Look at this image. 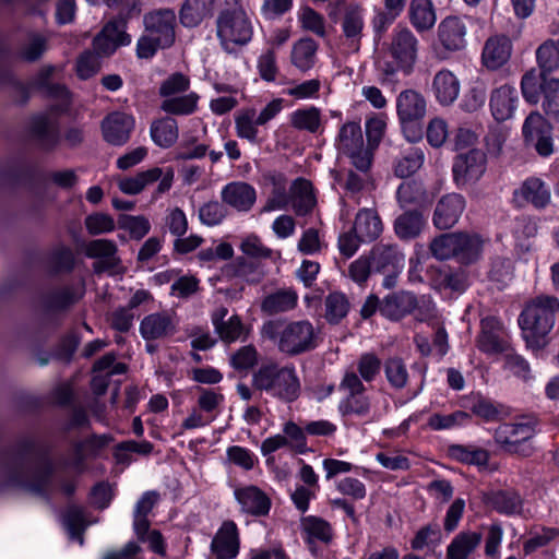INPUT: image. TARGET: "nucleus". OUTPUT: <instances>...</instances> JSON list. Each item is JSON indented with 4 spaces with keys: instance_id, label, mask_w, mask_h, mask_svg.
Instances as JSON below:
<instances>
[{
    "instance_id": "nucleus-19",
    "label": "nucleus",
    "mask_w": 559,
    "mask_h": 559,
    "mask_svg": "<svg viewBox=\"0 0 559 559\" xmlns=\"http://www.w3.org/2000/svg\"><path fill=\"white\" fill-rule=\"evenodd\" d=\"M523 134L527 142L535 145L542 156H549L554 152L551 127L537 111L532 112L523 124Z\"/></svg>"
},
{
    "instance_id": "nucleus-14",
    "label": "nucleus",
    "mask_w": 559,
    "mask_h": 559,
    "mask_svg": "<svg viewBox=\"0 0 559 559\" xmlns=\"http://www.w3.org/2000/svg\"><path fill=\"white\" fill-rule=\"evenodd\" d=\"M159 180L156 192L158 194L167 192L173 185L174 170L171 168L153 167L151 169L138 173L135 176L126 177L118 181L121 192L135 195L142 192L147 186Z\"/></svg>"
},
{
    "instance_id": "nucleus-56",
    "label": "nucleus",
    "mask_w": 559,
    "mask_h": 559,
    "mask_svg": "<svg viewBox=\"0 0 559 559\" xmlns=\"http://www.w3.org/2000/svg\"><path fill=\"white\" fill-rule=\"evenodd\" d=\"M536 58L543 74L559 68V39H549L540 45Z\"/></svg>"
},
{
    "instance_id": "nucleus-21",
    "label": "nucleus",
    "mask_w": 559,
    "mask_h": 559,
    "mask_svg": "<svg viewBox=\"0 0 559 559\" xmlns=\"http://www.w3.org/2000/svg\"><path fill=\"white\" fill-rule=\"evenodd\" d=\"M176 314L163 311L151 313L140 323V333L145 341L164 340L177 333Z\"/></svg>"
},
{
    "instance_id": "nucleus-40",
    "label": "nucleus",
    "mask_w": 559,
    "mask_h": 559,
    "mask_svg": "<svg viewBox=\"0 0 559 559\" xmlns=\"http://www.w3.org/2000/svg\"><path fill=\"white\" fill-rule=\"evenodd\" d=\"M112 438L109 435H92L90 438L75 442L73 445V466L81 468L88 456H95L106 448Z\"/></svg>"
},
{
    "instance_id": "nucleus-27",
    "label": "nucleus",
    "mask_w": 559,
    "mask_h": 559,
    "mask_svg": "<svg viewBox=\"0 0 559 559\" xmlns=\"http://www.w3.org/2000/svg\"><path fill=\"white\" fill-rule=\"evenodd\" d=\"M417 306V297L408 290H399L386 295L382 299L381 314L391 320L400 321L413 313Z\"/></svg>"
},
{
    "instance_id": "nucleus-22",
    "label": "nucleus",
    "mask_w": 559,
    "mask_h": 559,
    "mask_svg": "<svg viewBox=\"0 0 559 559\" xmlns=\"http://www.w3.org/2000/svg\"><path fill=\"white\" fill-rule=\"evenodd\" d=\"M550 190L540 178L530 177L513 192V202L522 207L532 204L537 209L546 207L550 202Z\"/></svg>"
},
{
    "instance_id": "nucleus-13",
    "label": "nucleus",
    "mask_w": 559,
    "mask_h": 559,
    "mask_svg": "<svg viewBox=\"0 0 559 559\" xmlns=\"http://www.w3.org/2000/svg\"><path fill=\"white\" fill-rule=\"evenodd\" d=\"M487 155L485 152L473 148L454 158L452 173L457 187L464 188L475 185L486 173Z\"/></svg>"
},
{
    "instance_id": "nucleus-9",
    "label": "nucleus",
    "mask_w": 559,
    "mask_h": 559,
    "mask_svg": "<svg viewBox=\"0 0 559 559\" xmlns=\"http://www.w3.org/2000/svg\"><path fill=\"white\" fill-rule=\"evenodd\" d=\"M536 420L523 417L513 423H503L495 430V438L504 450L522 455L531 453V447L526 443L536 433Z\"/></svg>"
},
{
    "instance_id": "nucleus-2",
    "label": "nucleus",
    "mask_w": 559,
    "mask_h": 559,
    "mask_svg": "<svg viewBox=\"0 0 559 559\" xmlns=\"http://www.w3.org/2000/svg\"><path fill=\"white\" fill-rule=\"evenodd\" d=\"M261 334L272 341L280 353L295 357L309 353L318 346V333L308 320L284 322L271 320L263 324Z\"/></svg>"
},
{
    "instance_id": "nucleus-18",
    "label": "nucleus",
    "mask_w": 559,
    "mask_h": 559,
    "mask_svg": "<svg viewBox=\"0 0 559 559\" xmlns=\"http://www.w3.org/2000/svg\"><path fill=\"white\" fill-rule=\"evenodd\" d=\"M134 127V118L122 111L108 114L100 123L104 140L115 146L126 144L129 141Z\"/></svg>"
},
{
    "instance_id": "nucleus-16",
    "label": "nucleus",
    "mask_w": 559,
    "mask_h": 559,
    "mask_svg": "<svg viewBox=\"0 0 559 559\" xmlns=\"http://www.w3.org/2000/svg\"><path fill=\"white\" fill-rule=\"evenodd\" d=\"M491 362H500L506 369L523 380L530 378L528 362L514 353L507 335L499 336L491 333Z\"/></svg>"
},
{
    "instance_id": "nucleus-57",
    "label": "nucleus",
    "mask_w": 559,
    "mask_h": 559,
    "mask_svg": "<svg viewBox=\"0 0 559 559\" xmlns=\"http://www.w3.org/2000/svg\"><path fill=\"white\" fill-rule=\"evenodd\" d=\"M63 523L70 537L76 539L80 545H83V533L88 525L85 521L84 511L75 506L69 507L63 515Z\"/></svg>"
},
{
    "instance_id": "nucleus-51",
    "label": "nucleus",
    "mask_w": 559,
    "mask_h": 559,
    "mask_svg": "<svg viewBox=\"0 0 559 559\" xmlns=\"http://www.w3.org/2000/svg\"><path fill=\"white\" fill-rule=\"evenodd\" d=\"M401 207L418 206L428 201V194L424 185L416 180L405 181L396 191Z\"/></svg>"
},
{
    "instance_id": "nucleus-60",
    "label": "nucleus",
    "mask_w": 559,
    "mask_h": 559,
    "mask_svg": "<svg viewBox=\"0 0 559 559\" xmlns=\"http://www.w3.org/2000/svg\"><path fill=\"white\" fill-rule=\"evenodd\" d=\"M118 227L129 231V235L134 240H141L145 237L151 229V224L145 216L121 214L118 217Z\"/></svg>"
},
{
    "instance_id": "nucleus-3",
    "label": "nucleus",
    "mask_w": 559,
    "mask_h": 559,
    "mask_svg": "<svg viewBox=\"0 0 559 559\" xmlns=\"http://www.w3.org/2000/svg\"><path fill=\"white\" fill-rule=\"evenodd\" d=\"M251 385L254 391L266 393L280 401L290 403L300 394V380L293 364L277 361L262 364L253 373Z\"/></svg>"
},
{
    "instance_id": "nucleus-48",
    "label": "nucleus",
    "mask_w": 559,
    "mask_h": 559,
    "mask_svg": "<svg viewBox=\"0 0 559 559\" xmlns=\"http://www.w3.org/2000/svg\"><path fill=\"white\" fill-rule=\"evenodd\" d=\"M484 243L478 234L461 231L456 259L464 264L477 261L484 251Z\"/></svg>"
},
{
    "instance_id": "nucleus-38",
    "label": "nucleus",
    "mask_w": 559,
    "mask_h": 559,
    "mask_svg": "<svg viewBox=\"0 0 559 559\" xmlns=\"http://www.w3.org/2000/svg\"><path fill=\"white\" fill-rule=\"evenodd\" d=\"M424 160V148L408 144L402 148L401 156L394 162V174L400 178L411 177L423 166Z\"/></svg>"
},
{
    "instance_id": "nucleus-62",
    "label": "nucleus",
    "mask_w": 559,
    "mask_h": 559,
    "mask_svg": "<svg viewBox=\"0 0 559 559\" xmlns=\"http://www.w3.org/2000/svg\"><path fill=\"white\" fill-rule=\"evenodd\" d=\"M195 391L198 408L215 418L219 406L224 402V395L217 390L202 386H197Z\"/></svg>"
},
{
    "instance_id": "nucleus-31",
    "label": "nucleus",
    "mask_w": 559,
    "mask_h": 559,
    "mask_svg": "<svg viewBox=\"0 0 559 559\" xmlns=\"http://www.w3.org/2000/svg\"><path fill=\"white\" fill-rule=\"evenodd\" d=\"M235 497L240 503L241 510L250 515L264 516L270 512V498L255 486L236 489Z\"/></svg>"
},
{
    "instance_id": "nucleus-5",
    "label": "nucleus",
    "mask_w": 559,
    "mask_h": 559,
    "mask_svg": "<svg viewBox=\"0 0 559 559\" xmlns=\"http://www.w3.org/2000/svg\"><path fill=\"white\" fill-rule=\"evenodd\" d=\"M144 32L136 41V57L152 59L159 49L174 45L176 14L171 9H157L143 16Z\"/></svg>"
},
{
    "instance_id": "nucleus-24",
    "label": "nucleus",
    "mask_w": 559,
    "mask_h": 559,
    "mask_svg": "<svg viewBox=\"0 0 559 559\" xmlns=\"http://www.w3.org/2000/svg\"><path fill=\"white\" fill-rule=\"evenodd\" d=\"M117 245L109 239H95L85 247V253L88 258L99 259L93 264L95 272L115 271L121 264V259L117 255Z\"/></svg>"
},
{
    "instance_id": "nucleus-1",
    "label": "nucleus",
    "mask_w": 559,
    "mask_h": 559,
    "mask_svg": "<svg viewBox=\"0 0 559 559\" xmlns=\"http://www.w3.org/2000/svg\"><path fill=\"white\" fill-rule=\"evenodd\" d=\"M52 473V463L40 455L32 438H23L17 442L4 466L10 485L21 486L38 496L49 491Z\"/></svg>"
},
{
    "instance_id": "nucleus-12",
    "label": "nucleus",
    "mask_w": 559,
    "mask_h": 559,
    "mask_svg": "<svg viewBox=\"0 0 559 559\" xmlns=\"http://www.w3.org/2000/svg\"><path fill=\"white\" fill-rule=\"evenodd\" d=\"M346 395L340 404V411L343 415H356L365 417L371 409V401L366 395V388L359 376L354 371H347L340 384Z\"/></svg>"
},
{
    "instance_id": "nucleus-17",
    "label": "nucleus",
    "mask_w": 559,
    "mask_h": 559,
    "mask_svg": "<svg viewBox=\"0 0 559 559\" xmlns=\"http://www.w3.org/2000/svg\"><path fill=\"white\" fill-rule=\"evenodd\" d=\"M417 49L418 40L411 29L397 27L393 31L389 51L399 68L408 73L416 61Z\"/></svg>"
},
{
    "instance_id": "nucleus-58",
    "label": "nucleus",
    "mask_w": 559,
    "mask_h": 559,
    "mask_svg": "<svg viewBox=\"0 0 559 559\" xmlns=\"http://www.w3.org/2000/svg\"><path fill=\"white\" fill-rule=\"evenodd\" d=\"M199 96L195 93L178 97H168L162 102L160 108L170 115H190L197 109Z\"/></svg>"
},
{
    "instance_id": "nucleus-42",
    "label": "nucleus",
    "mask_w": 559,
    "mask_h": 559,
    "mask_svg": "<svg viewBox=\"0 0 559 559\" xmlns=\"http://www.w3.org/2000/svg\"><path fill=\"white\" fill-rule=\"evenodd\" d=\"M151 138L153 142L163 148L173 146L179 136L178 123L171 117L156 119L151 124Z\"/></svg>"
},
{
    "instance_id": "nucleus-53",
    "label": "nucleus",
    "mask_w": 559,
    "mask_h": 559,
    "mask_svg": "<svg viewBox=\"0 0 559 559\" xmlns=\"http://www.w3.org/2000/svg\"><path fill=\"white\" fill-rule=\"evenodd\" d=\"M522 501L516 492L511 489L498 490L491 493V509L497 512L511 515L521 511Z\"/></svg>"
},
{
    "instance_id": "nucleus-10",
    "label": "nucleus",
    "mask_w": 559,
    "mask_h": 559,
    "mask_svg": "<svg viewBox=\"0 0 559 559\" xmlns=\"http://www.w3.org/2000/svg\"><path fill=\"white\" fill-rule=\"evenodd\" d=\"M368 257L372 264V271L384 276L383 287L394 288L404 262V254L397 245L379 242L372 247Z\"/></svg>"
},
{
    "instance_id": "nucleus-11",
    "label": "nucleus",
    "mask_w": 559,
    "mask_h": 559,
    "mask_svg": "<svg viewBox=\"0 0 559 559\" xmlns=\"http://www.w3.org/2000/svg\"><path fill=\"white\" fill-rule=\"evenodd\" d=\"M372 159L367 154L362 157L350 160V168L331 170L334 181L340 185L347 194L355 198L364 191L373 188V180L370 173Z\"/></svg>"
},
{
    "instance_id": "nucleus-32",
    "label": "nucleus",
    "mask_w": 559,
    "mask_h": 559,
    "mask_svg": "<svg viewBox=\"0 0 559 559\" xmlns=\"http://www.w3.org/2000/svg\"><path fill=\"white\" fill-rule=\"evenodd\" d=\"M227 312L228 310L223 307L212 314V322L219 338L228 344L245 340L247 334L240 317L235 314L225 320Z\"/></svg>"
},
{
    "instance_id": "nucleus-36",
    "label": "nucleus",
    "mask_w": 559,
    "mask_h": 559,
    "mask_svg": "<svg viewBox=\"0 0 559 559\" xmlns=\"http://www.w3.org/2000/svg\"><path fill=\"white\" fill-rule=\"evenodd\" d=\"M518 100L516 90L511 85H502L491 94V115L498 121L512 117Z\"/></svg>"
},
{
    "instance_id": "nucleus-54",
    "label": "nucleus",
    "mask_w": 559,
    "mask_h": 559,
    "mask_svg": "<svg viewBox=\"0 0 559 559\" xmlns=\"http://www.w3.org/2000/svg\"><path fill=\"white\" fill-rule=\"evenodd\" d=\"M46 264L53 274L71 272L74 266L73 251L69 247L59 246L49 253Z\"/></svg>"
},
{
    "instance_id": "nucleus-55",
    "label": "nucleus",
    "mask_w": 559,
    "mask_h": 559,
    "mask_svg": "<svg viewBox=\"0 0 559 559\" xmlns=\"http://www.w3.org/2000/svg\"><path fill=\"white\" fill-rule=\"evenodd\" d=\"M385 378L395 390H402L408 381V371L405 362L400 357H391L383 365Z\"/></svg>"
},
{
    "instance_id": "nucleus-23",
    "label": "nucleus",
    "mask_w": 559,
    "mask_h": 559,
    "mask_svg": "<svg viewBox=\"0 0 559 559\" xmlns=\"http://www.w3.org/2000/svg\"><path fill=\"white\" fill-rule=\"evenodd\" d=\"M239 531L234 521H224L211 543L216 559H234L239 554Z\"/></svg>"
},
{
    "instance_id": "nucleus-25",
    "label": "nucleus",
    "mask_w": 559,
    "mask_h": 559,
    "mask_svg": "<svg viewBox=\"0 0 559 559\" xmlns=\"http://www.w3.org/2000/svg\"><path fill=\"white\" fill-rule=\"evenodd\" d=\"M221 199L237 212H249L257 201V191L253 186L245 181L227 183L221 191Z\"/></svg>"
},
{
    "instance_id": "nucleus-50",
    "label": "nucleus",
    "mask_w": 559,
    "mask_h": 559,
    "mask_svg": "<svg viewBox=\"0 0 559 559\" xmlns=\"http://www.w3.org/2000/svg\"><path fill=\"white\" fill-rule=\"evenodd\" d=\"M350 302L341 292L330 293L324 299V318L330 324H338L349 312Z\"/></svg>"
},
{
    "instance_id": "nucleus-33",
    "label": "nucleus",
    "mask_w": 559,
    "mask_h": 559,
    "mask_svg": "<svg viewBox=\"0 0 559 559\" xmlns=\"http://www.w3.org/2000/svg\"><path fill=\"white\" fill-rule=\"evenodd\" d=\"M352 228L362 241L372 242L382 234L383 224L377 210L364 207L356 214Z\"/></svg>"
},
{
    "instance_id": "nucleus-30",
    "label": "nucleus",
    "mask_w": 559,
    "mask_h": 559,
    "mask_svg": "<svg viewBox=\"0 0 559 559\" xmlns=\"http://www.w3.org/2000/svg\"><path fill=\"white\" fill-rule=\"evenodd\" d=\"M300 528L311 551L314 550L317 543L329 545L334 537L332 525L320 516L308 515L301 518Z\"/></svg>"
},
{
    "instance_id": "nucleus-64",
    "label": "nucleus",
    "mask_w": 559,
    "mask_h": 559,
    "mask_svg": "<svg viewBox=\"0 0 559 559\" xmlns=\"http://www.w3.org/2000/svg\"><path fill=\"white\" fill-rule=\"evenodd\" d=\"M87 233L92 236L108 234L115 230L114 218L106 213L96 212L87 215L84 221Z\"/></svg>"
},
{
    "instance_id": "nucleus-52",
    "label": "nucleus",
    "mask_w": 559,
    "mask_h": 559,
    "mask_svg": "<svg viewBox=\"0 0 559 559\" xmlns=\"http://www.w3.org/2000/svg\"><path fill=\"white\" fill-rule=\"evenodd\" d=\"M461 233H447L432 239L429 245L431 254L438 260L456 258Z\"/></svg>"
},
{
    "instance_id": "nucleus-46",
    "label": "nucleus",
    "mask_w": 559,
    "mask_h": 559,
    "mask_svg": "<svg viewBox=\"0 0 559 559\" xmlns=\"http://www.w3.org/2000/svg\"><path fill=\"white\" fill-rule=\"evenodd\" d=\"M297 294L293 289H280L267 295L261 304L263 312L273 316L292 310L297 305Z\"/></svg>"
},
{
    "instance_id": "nucleus-35",
    "label": "nucleus",
    "mask_w": 559,
    "mask_h": 559,
    "mask_svg": "<svg viewBox=\"0 0 559 559\" xmlns=\"http://www.w3.org/2000/svg\"><path fill=\"white\" fill-rule=\"evenodd\" d=\"M292 206L297 215H307L314 209L317 200L312 183L304 178H297L290 186Z\"/></svg>"
},
{
    "instance_id": "nucleus-61",
    "label": "nucleus",
    "mask_w": 559,
    "mask_h": 559,
    "mask_svg": "<svg viewBox=\"0 0 559 559\" xmlns=\"http://www.w3.org/2000/svg\"><path fill=\"white\" fill-rule=\"evenodd\" d=\"M543 107L550 117L559 119V79L543 75Z\"/></svg>"
},
{
    "instance_id": "nucleus-39",
    "label": "nucleus",
    "mask_w": 559,
    "mask_h": 559,
    "mask_svg": "<svg viewBox=\"0 0 559 559\" xmlns=\"http://www.w3.org/2000/svg\"><path fill=\"white\" fill-rule=\"evenodd\" d=\"M432 88L440 104L450 105L457 98L460 82L451 71L441 70L433 78Z\"/></svg>"
},
{
    "instance_id": "nucleus-47",
    "label": "nucleus",
    "mask_w": 559,
    "mask_h": 559,
    "mask_svg": "<svg viewBox=\"0 0 559 559\" xmlns=\"http://www.w3.org/2000/svg\"><path fill=\"white\" fill-rule=\"evenodd\" d=\"M318 44L312 38H301L292 50V62L300 71L306 72L314 66Z\"/></svg>"
},
{
    "instance_id": "nucleus-45",
    "label": "nucleus",
    "mask_w": 559,
    "mask_h": 559,
    "mask_svg": "<svg viewBox=\"0 0 559 559\" xmlns=\"http://www.w3.org/2000/svg\"><path fill=\"white\" fill-rule=\"evenodd\" d=\"M409 20L418 32L430 29L437 20L433 4L430 0H412Z\"/></svg>"
},
{
    "instance_id": "nucleus-28",
    "label": "nucleus",
    "mask_w": 559,
    "mask_h": 559,
    "mask_svg": "<svg viewBox=\"0 0 559 559\" xmlns=\"http://www.w3.org/2000/svg\"><path fill=\"white\" fill-rule=\"evenodd\" d=\"M31 135L44 150H52L59 143V123L50 114L33 117L31 121Z\"/></svg>"
},
{
    "instance_id": "nucleus-4",
    "label": "nucleus",
    "mask_w": 559,
    "mask_h": 559,
    "mask_svg": "<svg viewBox=\"0 0 559 559\" xmlns=\"http://www.w3.org/2000/svg\"><path fill=\"white\" fill-rule=\"evenodd\" d=\"M558 310L559 300L554 296L540 295L526 304L519 317V324L528 347L539 349L546 344Z\"/></svg>"
},
{
    "instance_id": "nucleus-49",
    "label": "nucleus",
    "mask_w": 559,
    "mask_h": 559,
    "mask_svg": "<svg viewBox=\"0 0 559 559\" xmlns=\"http://www.w3.org/2000/svg\"><path fill=\"white\" fill-rule=\"evenodd\" d=\"M83 296V289L64 286L51 290L45 299L46 307L53 311H63L76 304Z\"/></svg>"
},
{
    "instance_id": "nucleus-41",
    "label": "nucleus",
    "mask_w": 559,
    "mask_h": 559,
    "mask_svg": "<svg viewBox=\"0 0 559 559\" xmlns=\"http://www.w3.org/2000/svg\"><path fill=\"white\" fill-rule=\"evenodd\" d=\"M213 11V0H185L179 11L183 26L195 27Z\"/></svg>"
},
{
    "instance_id": "nucleus-43",
    "label": "nucleus",
    "mask_w": 559,
    "mask_h": 559,
    "mask_svg": "<svg viewBox=\"0 0 559 559\" xmlns=\"http://www.w3.org/2000/svg\"><path fill=\"white\" fill-rule=\"evenodd\" d=\"M290 126L299 131H307L312 134L322 133L323 120L321 110L311 106L295 110L290 115Z\"/></svg>"
},
{
    "instance_id": "nucleus-20",
    "label": "nucleus",
    "mask_w": 559,
    "mask_h": 559,
    "mask_svg": "<svg viewBox=\"0 0 559 559\" xmlns=\"http://www.w3.org/2000/svg\"><path fill=\"white\" fill-rule=\"evenodd\" d=\"M337 150L349 160L360 158L367 154L370 158H373V153L364 143L362 130L359 122L349 121L344 123L338 132L336 139Z\"/></svg>"
},
{
    "instance_id": "nucleus-63",
    "label": "nucleus",
    "mask_w": 559,
    "mask_h": 559,
    "mask_svg": "<svg viewBox=\"0 0 559 559\" xmlns=\"http://www.w3.org/2000/svg\"><path fill=\"white\" fill-rule=\"evenodd\" d=\"M259 360V353L254 345L249 344L238 348L229 357L230 366L237 371H248Z\"/></svg>"
},
{
    "instance_id": "nucleus-7",
    "label": "nucleus",
    "mask_w": 559,
    "mask_h": 559,
    "mask_svg": "<svg viewBox=\"0 0 559 559\" xmlns=\"http://www.w3.org/2000/svg\"><path fill=\"white\" fill-rule=\"evenodd\" d=\"M329 19L340 23L343 36L355 50H358L365 27L364 8L347 0H333L326 7Z\"/></svg>"
},
{
    "instance_id": "nucleus-59",
    "label": "nucleus",
    "mask_w": 559,
    "mask_h": 559,
    "mask_svg": "<svg viewBox=\"0 0 559 559\" xmlns=\"http://www.w3.org/2000/svg\"><path fill=\"white\" fill-rule=\"evenodd\" d=\"M449 454L462 463L475 464L477 466H485L489 459L486 450L461 444L451 445L449 448Z\"/></svg>"
},
{
    "instance_id": "nucleus-44",
    "label": "nucleus",
    "mask_w": 559,
    "mask_h": 559,
    "mask_svg": "<svg viewBox=\"0 0 559 559\" xmlns=\"http://www.w3.org/2000/svg\"><path fill=\"white\" fill-rule=\"evenodd\" d=\"M481 534L477 532H462L454 537L447 549V559H468L469 555L479 546Z\"/></svg>"
},
{
    "instance_id": "nucleus-8",
    "label": "nucleus",
    "mask_w": 559,
    "mask_h": 559,
    "mask_svg": "<svg viewBox=\"0 0 559 559\" xmlns=\"http://www.w3.org/2000/svg\"><path fill=\"white\" fill-rule=\"evenodd\" d=\"M396 112L406 138L409 141L420 139L421 128L417 124L427 112L425 97L415 90L402 91L396 97Z\"/></svg>"
},
{
    "instance_id": "nucleus-15",
    "label": "nucleus",
    "mask_w": 559,
    "mask_h": 559,
    "mask_svg": "<svg viewBox=\"0 0 559 559\" xmlns=\"http://www.w3.org/2000/svg\"><path fill=\"white\" fill-rule=\"evenodd\" d=\"M127 22L124 19L107 22L102 31L94 37L92 47L98 57L111 56L118 47L131 43V36L126 32Z\"/></svg>"
},
{
    "instance_id": "nucleus-37",
    "label": "nucleus",
    "mask_w": 559,
    "mask_h": 559,
    "mask_svg": "<svg viewBox=\"0 0 559 559\" xmlns=\"http://www.w3.org/2000/svg\"><path fill=\"white\" fill-rule=\"evenodd\" d=\"M426 225L425 217L417 210L405 211L399 215L393 224L394 233L401 240L417 238Z\"/></svg>"
},
{
    "instance_id": "nucleus-6",
    "label": "nucleus",
    "mask_w": 559,
    "mask_h": 559,
    "mask_svg": "<svg viewBox=\"0 0 559 559\" xmlns=\"http://www.w3.org/2000/svg\"><path fill=\"white\" fill-rule=\"evenodd\" d=\"M217 36L228 53L247 45L253 35L251 22L241 7L223 10L216 20Z\"/></svg>"
},
{
    "instance_id": "nucleus-34",
    "label": "nucleus",
    "mask_w": 559,
    "mask_h": 559,
    "mask_svg": "<svg viewBox=\"0 0 559 559\" xmlns=\"http://www.w3.org/2000/svg\"><path fill=\"white\" fill-rule=\"evenodd\" d=\"M465 33V25L456 16L445 17L438 27L439 41L449 51H456L464 47Z\"/></svg>"
},
{
    "instance_id": "nucleus-29",
    "label": "nucleus",
    "mask_w": 559,
    "mask_h": 559,
    "mask_svg": "<svg viewBox=\"0 0 559 559\" xmlns=\"http://www.w3.org/2000/svg\"><path fill=\"white\" fill-rule=\"evenodd\" d=\"M55 67L45 66L43 67L34 79V84L41 90L45 94L50 97L57 98L59 103L50 107L51 112L61 114L64 112L70 104V93L64 85L51 84L49 82Z\"/></svg>"
},
{
    "instance_id": "nucleus-26",
    "label": "nucleus",
    "mask_w": 559,
    "mask_h": 559,
    "mask_svg": "<svg viewBox=\"0 0 559 559\" xmlns=\"http://www.w3.org/2000/svg\"><path fill=\"white\" fill-rule=\"evenodd\" d=\"M465 207L462 195L451 193L442 197L433 213V225L441 230L452 228L459 221Z\"/></svg>"
}]
</instances>
